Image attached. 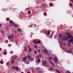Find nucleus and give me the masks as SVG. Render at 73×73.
<instances>
[{"label":"nucleus","mask_w":73,"mask_h":73,"mask_svg":"<svg viewBox=\"0 0 73 73\" xmlns=\"http://www.w3.org/2000/svg\"><path fill=\"white\" fill-rule=\"evenodd\" d=\"M66 36H68V38H71V39L68 40V43L67 44V45L70 46L71 45V43L70 42H73L72 44H73V37L72 36V35L70 33H66Z\"/></svg>","instance_id":"1"},{"label":"nucleus","mask_w":73,"mask_h":73,"mask_svg":"<svg viewBox=\"0 0 73 73\" xmlns=\"http://www.w3.org/2000/svg\"><path fill=\"white\" fill-rule=\"evenodd\" d=\"M9 40L10 41H12V40H12L13 37H14V36H13V34H11V35H9L8 36Z\"/></svg>","instance_id":"2"},{"label":"nucleus","mask_w":73,"mask_h":73,"mask_svg":"<svg viewBox=\"0 0 73 73\" xmlns=\"http://www.w3.org/2000/svg\"><path fill=\"white\" fill-rule=\"evenodd\" d=\"M41 54H40L39 55L37 56V59H41Z\"/></svg>","instance_id":"3"},{"label":"nucleus","mask_w":73,"mask_h":73,"mask_svg":"<svg viewBox=\"0 0 73 73\" xmlns=\"http://www.w3.org/2000/svg\"><path fill=\"white\" fill-rule=\"evenodd\" d=\"M12 67L14 69H16V70H18L19 69V68L17 67H16L15 66H12Z\"/></svg>","instance_id":"4"},{"label":"nucleus","mask_w":73,"mask_h":73,"mask_svg":"<svg viewBox=\"0 0 73 73\" xmlns=\"http://www.w3.org/2000/svg\"><path fill=\"white\" fill-rule=\"evenodd\" d=\"M26 60H27V57H25L22 59V60L23 61H25Z\"/></svg>","instance_id":"5"},{"label":"nucleus","mask_w":73,"mask_h":73,"mask_svg":"<svg viewBox=\"0 0 73 73\" xmlns=\"http://www.w3.org/2000/svg\"><path fill=\"white\" fill-rule=\"evenodd\" d=\"M42 64L43 65H46V61H44L42 62Z\"/></svg>","instance_id":"6"},{"label":"nucleus","mask_w":73,"mask_h":73,"mask_svg":"<svg viewBox=\"0 0 73 73\" xmlns=\"http://www.w3.org/2000/svg\"><path fill=\"white\" fill-rule=\"evenodd\" d=\"M54 61H55V62H57V58H54Z\"/></svg>","instance_id":"7"},{"label":"nucleus","mask_w":73,"mask_h":73,"mask_svg":"<svg viewBox=\"0 0 73 73\" xmlns=\"http://www.w3.org/2000/svg\"><path fill=\"white\" fill-rule=\"evenodd\" d=\"M28 59L29 60H31V56H29L27 57Z\"/></svg>","instance_id":"8"},{"label":"nucleus","mask_w":73,"mask_h":73,"mask_svg":"<svg viewBox=\"0 0 73 73\" xmlns=\"http://www.w3.org/2000/svg\"><path fill=\"white\" fill-rule=\"evenodd\" d=\"M44 52H45L46 53H48V50H47L44 49Z\"/></svg>","instance_id":"9"},{"label":"nucleus","mask_w":73,"mask_h":73,"mask_svg":"<svg viewBox=\"0 0 73 73\" xmlns=\"http://www.w3.org/2000/svg\"><path fill=\"white\" fill-rule=\"evenodd\" d=\"M50 70L51 71V72H53V71H54V70H53V68L52 67L50 68Z\"/></svg>","instance_id":"10"},{"label":"nucleus","mask_w":73,"mask_h":73,"mask_svg":"<svg viewBox=\"0 0 73 73\" xmlns=\"http://www.w3.org/2000/svg\"><path fill=\"white\" fill-rule=\"evenodd\" d=\"M48 58L51 61H52V60H53V58H52V57H48Z\"/></svg>","instance_id":"11"},{"label":"nucleus","mask_w":73,"mask_h":73,"mask_svg":"<svg viewBox=\"0 0 73 73\" xmlns=\"http://www.w3.org/2000/svg\"><path fill=\"white\" fill-rule=\"evenodd\" d=\"M56 71L58 73H61L60 72V71L58 70V69H56Z\"/></svg>","instance_id":"12"},{"label":"nucleus","mask_w":73,"mask_h":73,"mask_svg":"<svg viewBox=\"0 0 73 73\" xmlns=\"http://www.w3.org/2000/svg\"><path fill=\"white\" fill-rule=\"evenodd\" d=\"M49 61L50 62V63H51V64L52 65H53V66H54V64L53 63H52L51 62H50V60H49Z\"/></svg>","instance_id":"13"},{"label":"nucleus","mask_w":73,"mask_h":73,"mask_svg":"<svg viewBox=\"0 0 73 73\" xmlns=\"http://www.w3.org/2000/svg\"><path fill=\"white\" fill-rule=\"evenodd\" d=\"M59 37L60 38H61V37H62V34H61V33H60Z\"/></svg>","instance_id":"14"},{"label":"nucleus","mask_w":73,"mask_h":73,"mask_svg":"<svg viewBox=\"0 0 73 73\" xmlns=\"http://www.w3.org/2000/svg\"><path fill=\"white\" fill-rule=\"evenodd\" d=\"M50 31H48L47 33V35H50Z\"/></svg>","instance_id":"15"},{"label":"nucleus","mask_w":73,"mask_h":73,"mask_svg":"<svg viewBox=\"0 0 73 73\" xmlns=\"http://www.w3.org/2000/svg\"><path fill=\"white\" fill-rule=\"evenodd\" d=\"M68 37H66L65 39H64L65 41H67V40H68Z\"/></svg>","instance_id":"16"},{"label":"nucleus","mask_w":73,"mask_h":73,"mask_svg":"<svg viewBox=\"0 0 73 73\" xmlns=\"http://www.w3.org/2000/svg\"><path fill=\"white\" fill-rule=\"evenodd\" d=\"M14 59L16 60H17V56L15 57H14Z\"/></svg>","instance_id":"17"},{"label":"nucleus","mask_w":73,"mask_h":73,"mask_svg":"<svg viewBox=\"0 0 73 73\" xmlns=\"http://www.w3.org/2000/svg\"><path fill=\"white\" fill-rule=\"evenodd\" d=\"M1 32L2 34H3V35H4V30H2L1 31Z\"/></svg>","instance_id":"18"},{"label":"nucleus","mask_w":73,"mask_h":73,"mask_svg":"<svg viewBox=\"0 0 73 73\" xmlns=\"http://www.w3.org/2000/svg\"><path fill=\"white\" fill-rule=\"evenodd\" d=\"M14 26H15V27H17V24H14Z\"/></svg>","instance_id":"19"},{"label":"nucleus","mask_w":73,"mask_h":73,"mask_svg":"<svg viewBox=\"0 0 73 73\" xmlns=\"http://www.w3.org/2000/svg\"><path fill=\"white\" fill-rule=\"evenodd\" d=\"M10 24H13V21H11L10 22Z\"/></svg>","instance_id":"20"},{"label":"nucleus","mask_w":73,"mask_h":73,"mask_svg":"<svg viewBox=\"0 0 73 73\" xmlns=\"http://www.w3.org/2000/svg\"><path fill=\"white\" fill-rule=\"evenodd\" d=\"M53 4H52V3H50V7H52L53 6Z\"/></svg>","instance_id":"21"},{"label":"nucleus","mask_w":73,"mask_h":73,"mask_svg":"<svg viewBox=\"0 0 73 73\" xmlns=\"http://www.w3.org/2000/svg\"><path fill=\"white\" fill-rule=\"evenodd\" d=\"M21 29L19 28L18 29H17V31H20Z\"/></svg>","instance_id":"22"},{"label":"nucleus","mask_w":73,"mask_h":73,"mask_svg":"<svg viewBox=\"0 0 73 73\" xmlns=\"http://www.w3.org/2000/svg\"><path fill=\"white\" fill-rule=\"evenodd\" d=\"M0 63H1V64H2L3 63V61H0Z\"/></svg>","instance_id":"23"},{"label":"nucleus","mask_w":73,"mask_h":73,"mask_svg":"<svg viewBox=\"0 0 73 73\" xmlns=\"http://www.w3.org/2000/svg\"><path fill=\"white\" fill-rule=\"evenodd\" d=\"M70 6L71 7H72V3H70Z\"/></svg>","instance_id":"24"},{"label":"nucleus","mask_w":73,"mask_h":73,"mask_svg":"<svg viewBox=\"0 0 73 73\" xmlns=\"http://www.w3.org/2000/svg\"><path fill=\"white\" fill-rule=\"evenodd\" d=\"M67 73H70L69 70H67L66 71Z\"/></svg>","instance_id":"25"},{"label":"nucleus","mask_w":73,"mask_h":73,"mask_svg":"<svg viewBox=\"0 0 73 73\" xmlns=\"http://www.w3.org/2000/svg\"><path fill=\"white\" fill-rule=\"evenodd\" d=\"M36 41L37 42H38V43H40V41H37V40H36Z\"/></svg>","instance_id":"26"},{"label":"nucleus","mask_w":73,"mask_h":73,"mask_svg":"<svg viewBox=\"0 0 73 73\" xmlns=\"http://www.w3.org/2000/svg\"><path fill=\"white\" fill-rule=\"evenodd\" d=\"M10 53L11 54H13V52L12 51H11L10 52Z\"/></svg>","instance_id":"27"},{"label":"nucleus","mask_w":73,"mask_h":73,"mask_svg":"<svg viewBox=\"0 0 73 73\" xmlns=\"http://www.w3.org/2000/svg\"><path fill=\"white\" fill-rule=\"evenodd\" d=\"M12 64H14V60H12Z\"/></svg>","instance_id":"28"},{"label":"nucleus","mask_w":73,"mask_h":73,"mask_svg":"<svg viewBox=\"0 0 73 73\" xmlns=\"http://www.w3.org/2000/svg\"><path fill=\"white\" fill-rule=\"evenodd\" d=\"M29 49L30 52H31V50H32V49L31 48H29Z\"/></svg>","instance_id":"29"},{"label":"nucleus","mask_w":73,"mask_h":73,"mask_svg":"<svg viewBox=\"0 0 73 73\" xmlns=\"http://www.w3.org/2000/svg\"><path fill=\"white\" fill-rule=\"evenodd\" d=\"M35 48H36V49H37V48H38V47L36 46H35Z\"/></svg>","instance_id":"30"},{"label":"nucleus","mask_w":73,"mask_h":73,"mask_svg":"<svg viewBox=\"0 0 73 73\" xmlns=\"http://www.w3.org/2000/svg\"><path fill=\"white\" fill-rule=\"evenodd\" d=\"M40 59H38V62H40Z\"/></svg>","instance_id":"31"},{"label":"nucleus","mask_w":73,"mask_h":73,"mask_svg":"<svg viewBox=\"0 0 73 73\" xmlns=\"http://www.w3.org/2000/svg\"><path fill=\"white\" fill-rule=\"evenodd\" d=\"M29 12V14H31V11H28Z\"/></svg>","instance_id":"32"},{"label":"nucleus","mask_w":73,"mask_h":73,"mask_svg":"<svg viewBox=\"0 0 73 73\" xmlns=\"http://www.w3.org/2000/svg\"><path fill=\"white\" fill-rule=\"evenodd\" d=\"M62 41H64V40H65V38H63L62 39Z\"/></svg>","instance_id":"33"},{"label":"nucleus","mask_w":73,"mask_h":73,"mask_svg":"<svg viewBox=\"0 0 73 73\" xmlns=\"http://www.w3.org/2000/svg\"><path fill=\"white\" fill-rule=\"evenodd\" d=\"M32 26H33V25H30V28H31V27H32Z\"/></svg>","instance_id":"34"},{"label":"nucleus","mask_w":73,"mask_h":73,"mask_svg":"<svg viewBox=\"0 0 73 73\" xmlns=\"http://www.w3.org/2000/svg\"><path fill=\"white\" fill-rule=\"evenodd\" d=\"M11 45H12L11 44H9L8 45V46H11Z\"/></svg>","instance_id":"35"},{"label":"nucleus","mask_w":73,"mask_h":73,"mask_svg":"<svg viewBox=\"0 0 73 73\" xmlns=\"http://www.w3.org/2000/svg\"><path fill=\"white\" fill-rule=\"evenodd\" d=\"M38 52L39 53H40V50H38Z\"/></svg>","instance_id":"36"},{"label":"nucleus","mask_w":73,"mask_h":73,"mask_svg":"<svg viewBox=\"0 0 73 73\" xmlns=\"http://www.w3.org/2000/svg\"><path fill=\"white\" fill-rule=\"evenodd\" d=\"M33 25H34V27H36V25L35 24H33Z\"/></svg>","instance_id":"37"},{"label":"nucleus","mask_w":73,"mask_h":73,"mask_svg":"<svg viewBox=\"0 0 73 73\" xmlns=\"http://www.w3.org/2000/svg\"><path fill=\"white\" fill-rule=\"evenodd\" d=\"M65 37H66V36H65V35H64L63 36V38H65Z\"/></svg>","instance_id":"38"},{"label":"nucleus","mask_w":73,"mask_h":73,"mask_svg":"<svg viewBox=\"0 0 73 73\" xmlns=\"http://www.w3.org/2000/svg\"><path fill=\"white\" fill-rule=\"evenodd\" d=\"M37 53V51H35V54H36Z\"/></svg>","instance_id":"39"},{"label":"nucleus","mask_w":73,"mask_h":73,"mask_svg":"<svg viewBox=\"0 0 73 73\" xmlns=\"http://www.w3.org/2000/svg\"><path fill=\"white\" fill-rule=\"evenodd\" d=\"M44 14L45 15H46V13L45 12L44 13Z\"/></svg>","instance_id":"40"},{"label":"nucleus","mask_w":73,"mask_h":73,"mask_svg":"<svg viewBox=\"0 0 73 73\" xmlns=\"http://www.w3.org/2000/svg\"><path fill=\"white\" fill-rule=\"evenodd\" d=\"M26 64H29V62L28 61H27V62H26Z\"/></svg>","instance_id":"41"},{"label":"nucleus","mask_w":73,"mask_h":73,"mask_svg":"<svg viewBox=\"0 0 73 73\" xmlns=\"http://www.w3.org/2000/svg\"><path fill=\"white\" fill-rule=\"evenodd\" d=\"M63 45H66V43H63Z\"/></svg>","instance_id":"42"},{"label":"nucleus","mask_w":73,"mask_h":73,"mask_svg":"<svg viewBox=\"0 0 73 73\" xmlns=\"http://www.w3.org/2000/svg\"><path fill=\"white\" fill-rule=\"evenodd\" d=\"M4 55H6V54H7V53H6V52L4 53Z\"/></svg>","instance_id":"43"},{"label":"nucleus","mask_w":73,"mask_h":73,"mask_svg":"<svg viewBox=\"0 0 73 73\" xmlns=\"http://www.w3.org/2000/svg\"><path fill=\"white\" fill-rule=\"evenodd\" d=\"M35 42H36V40H34V42H33V43H35Z\"/></svg>","instance_id":"44"},{"label":"nucleus","mask_w":73,"mask_h":73,"mask_svg":"<svg viewBox=\"0 0 73 73\" xmlns=\"http://www.w3.org/2000/svg\"><path fill=\"white\" fill-rule=\"evenodd\" d=\"M7 65H9V63H8V62L7 63Z\"/></svg>","instance_id":"45"},{"label":"nucleus","mask_w":73,"mask_h":73,"mask_svg":"<svg viewBox=\"0 0 73 73\" xmlns=\"http://www.w3.org/2000/svg\"><path fill=\"white\" fill-rule=\"evenodd\" d=\"M69 52H72V51H71V50H69Z\"/></svg>","instance_id":"46"},{"label":"nucleus","mask_w":73,"mask_h":73,"mask_svg":"<svg viewBox=\"0 0 73 73\" xmlns=\"http://www.w3.org/2000/svg\"><path fill=\"white\" fill-rule=\"evenodd\" d=\"M25 50H27V49L26 48H25Z\"/></svg>","instance_id":"47"},{"label":"nucleus","mask_w":73,"mask_h":73,"mask_svg":"<svg viewBox=\"0 0 73 73\" xmlns=\"http://www.w3.org/2000/svg\"><path fill=\"white\" fill-rule=\"evenodd\" d=\"M7 41H8V40H6V43H7Z\"/></svg>","instance_id":"48"},{"label":"nucleus","mask_w":73,"mask_h":73,"mask_svg":"<svg viewBox=\"0 0 73 73\" xmlns=\"http://www.w3.org/2000/svg\"><path fill=\"white\" fill-rule=\"evenodd\" d=\"M67 53H70V52L69 51H67Z\"/></svg>","instance_id":"49"},{"label":"nucleus","mask_w":73,"mask_h":73,"mask_svg":"<svg viewBox=\"0 0 73 73\" xmlns=\"http://www.w3.org/2000/svg\"><path fill=\"white\" fill-rule=\"evenodd\" d=\"M35 44L36 45H37V43H35Z\"/></svg>","instance_id":"50"},{"label":"nucleus","mask_w":73,"mask_h":73,"mask_svg":"<svg viewBox=\"0 0 73 73\" xmlns=\"http://www.w3.org/2000/svg\"><path fill=\"white\" fill-rule=\"evenodd\" d=\"M28 47H29V48H30V46H28Z\"/></svg>","instance_id":"51"},{"label":"nucleus","mask_w":73,"mask_h":73,"mask_svg":"<svg viewBox=\"0 0 73 73\" xmlns=\"http://www.w3.org/2000/svg\"><path fill=\"white\" fill-rule=\"evenodd\" d=\"M9 19V18L8 19H7V20H8Z\"/></svg>","instance_id":"52"},{"label":"nucleus","mask_w":73,"mask_h":73,"mask_svg":"<svg viewBox=\"0 0 73 73\" xmlns=\"http://www.w3.org/2000/svg\"><path fill=\"white\" fill-rule=\"evenodd\" d=\"M42 51L43 53H44V52L43 51V50H42Z\"/></svg>","instance_id":"53"},{"label":"nucleus","mask_w":73,"mask_h":73,"mask_svg":"<svg viewBox=\"0 0 73 73\" xmlns=\"http://www.w3.org/2000/svg\"><path fill=\"white\" fill-rule=\"evenodd\" d=\"M1 24H0V27H1Z\"/></svg>","instance_id":"54"},{"label":"nucleus","mask_w":73,"mask_h":73,"mask_svg":"<svg viewBox=\"0 0 73 73\" xmlns=\"http://www.w3.org/2000/svg\"><path fill=\"white\" fill-rule=\"evenodd\" d=\"M27 73H30V72H28Z\"/></svg>","instance_id":"55"},{"label":"nucleus","mask_w":73,"mask_h":73,"mask_svg":"<svg viewBox=\"0 0 73 73\" xmlns=\"http://www.w3.org/2000/svg\"><path fill=\"white\" fill-rule=\"evenodd\" d=\"M7 72H8V73H9V71H8Z\"/></svg>","instance_id":"56"},{"label":"nucleus","mask_w":73,"mask_h":73,"mask_svg":"<svg viewBox=\"0 0 73 73\" xmlns=\"http://www.w3.org/2000/svg\"><path fill=\"white\" fill-rule=\"evenodd\" d=\"M29 9V8L27 9V10H28Z\"/></svg>","instance_id":"57"},{"label":"nucleus","mask_w":73,"mask_h":73,"mask_svg":"<svg viewBox=\"0 0 73 73\" xmlns=\"http://www.w3.org/2000/svg\"><path fill=\"white\" fill-rule=\"evenodd\" d=\"M0 50H1V48H0Z\"/></svg>","instance_id":"58"},{"label":"nucleus","mask_w":73,"mask_h":73,"mask_svg":"<svg viewBox=\"0 0 73 73\" xmlns=\"http://www.w3.org/2000/svg\"><path fill=\"white\" fill-rule=\"evenodd\" d=\"M4 52V53H5L6 52Z\"/></svg>","instance_id":"59"},{"label":"nucleus","mask_w":73,"mask_h":73,"mask_svg":"<svg viewBox=\"0 0 73 73\" xmlns=\"http://www.w3.org/2000/svg\"><path fill=\"white\" fill-rule=\"evenodd\" d=\"M25 48H27V47H26V46H25Z\"/></svg>","instance_id":"60"},{"label":"nucleus","mask_w":73,"mask_h":73,"mask_svg":"<svg viewBox=\"0 0 73 73\" xmlns=\"http://www.w3.org/2000/svg\"><path fill=\"white\" fill-rule=\"evenodd\" d=\"M38 69H39V68H38Z\"/></svg>","instance_id":"61"},{"label":"nucleus","mask_w":73,"mask_h":73,"mask_svg":"<svg viewBox=\"0 0 73 73\" xmlns=\"http://www.w3.org/2000/svg\"><path fill=\"white\" fill-rule=\"evenodd\" d=\"M72 0H70V1H72Z\"/></svg>","instance_id":"62"},{"label":"nucleus","mask_w":73,"mask_h":73,"mask_svg":"<svg viewBox=\"0 0 73 73\" xmlns=\"http://www.w3.org/2000/svg\"><path fill=\"white\" fill-rule=\"evenodd\" d=\"M15 33H17V32H16V31H15Z\"/></svg>","instance_id":"63"},{"label":"nucleus","mask_w":73,"mask_h":73,"mask_svg":"<svg viewBox=\"0 0 73 73\" xmlns=\"http://www.w3.org/2000/svg\"><path fill=\"white\" fill-rule=\"evenodd\" d=\"M72 1H73V0H72Z\"/></svg>","instance_id":"64"}]
</instances>
